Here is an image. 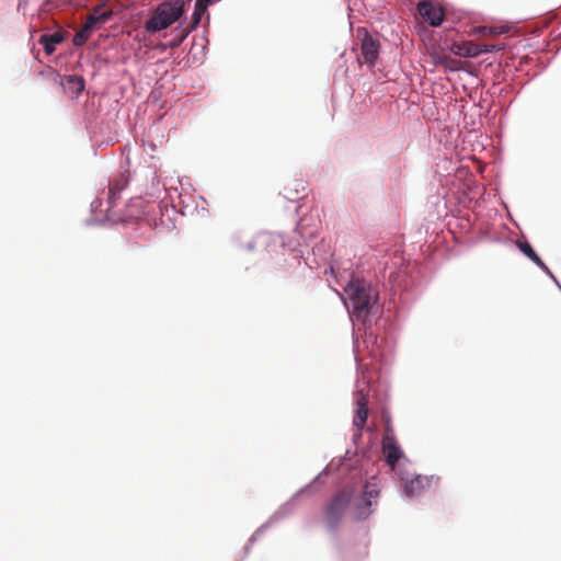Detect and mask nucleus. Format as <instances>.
Here are the masks:
<instances>
[{
  "mask_svg": "<svg viewBox=\"0 0 561 561\" xmlns=\"http://www.w3.org/2000/svg\"><path fill=\"white\" fill-rule=\"evenodd\" d=\"M185 4L184 0H170L159 3L149 11L144 30L147 33L154 34L168 28L185 13Z\"/></svg>",
  "mask_w": 561,
  "mask_h": 561,
  "instance_id": "1",
  "label": "nucleus"
},
{
  "mask_svg": "<svg viewBox=\"0 0 561 561\" xmlns=\"http://www.w3.org/2000/svg\"><path fill=\"white\" fill-rule=\"evenodd\" d=\"M353 313L364 319L377 302L378 294L375 288L364 279H353L345 288Z\"/></svg>",
  "mask_w": 561,
  "mask_h": 561,
  "instance_id": "2",
  "label": "nucleus"
},
{
  "mask_svg": "<svg viewBox=\"0 0 561 561\" xmlns=\"http://www.w3.org/2000/svg\"><path fill=\"white\" fill-rule=\"evenodd\" d=\"M352 497L353 489L348 486L343 488L332 497L324 512V519L328 527L331 529H335L337 527L344 516V513L350 506Z\"/></svg>",
  "mask_w": 561,
  "mask_h": 561,
  "instance_id": "3",
  "label": "nucleus"
},
{
  "mask_svg": "<svg viewBox=\"0 0 561 561\" xmlns=\"http://www.w3.org/2000/svg\"><path fill=\"white\" fill-rule=\"evenodd\" d=\"M379 496V488L373 479L366 482L363 494L355 500L352 506V514L354 519L362 520L367 518L371 513V505L377 503Z\"/></svg>",
  "mask_w": 561,
  "mask_h": 561,
  "instance_id": "4",
  "label": "nucleus"
},
{
  "mask_svg": "<svg viewBox=\"0 0 561 561\" xmlns=\"http://www.w3.org/2000/svg\"><path fill=\"white\" fill-rule=\"evenodd\" d=\"M363 32L360 53L364 62L369 67H374L380 50V42L378 38L371 36L366 30H357V35L360 36Z\"/></svg>",
  "mask_w": 561,
  "mask_h": 561,
  "instance_id": "5",
  "label": "nucleus"
},
{
  "mask_svg": "<svg viewBox=\"0 0 561 561\" xmlns=\"http://www.w3.org/2000/svg\"><path fill=\"white\" fill-rule=\"evenodd\" d=\"M417 13L425 22L434 27L439 26L445 16L443 8L428 0L421 1L417 4Z\"/></svg>",
  "mask_w": 561,
  "mask_h": 561,
  "instance_id": "6",
  "label": "nucleus"
},
{
  "mask_svg": "<svg viewBox=\"0 0 561 561\" xmlns=\"http://www.w3.org/2000/svg\"><path fill=\"white\" fill-rule=\"evenodd\" d=\"M433 483L436 484V480L434 477H427L417 474L411 479H407L404 483V493L408 496H417L422 494L424 491L432 488Z\"/></svg>",
  "mask_w": 561,
  "mask_h": 561,
  "instance_id": "7",
  "label": "nucleus"
},
{
  "mask_svg": "<svg viewBox=\"0 0 561 561\" xmlns=\"http://www.w3.org/2000/svg\"><path fill=\"white\" fill-rule=\"evenodd\" d=\"M382 454L386 462L394 469L398 460L403 456L401 448L398 446L393 436L387 434L382 438Z\"/></svg>",
  "mask_w": 561,
  "mask_h": 561,
  "instance_id": "8",
  "label": "nucleus"
},
{
  "mask_svg": "<svg viewBox=\"0 0 561 561\" xmlns=\"http://www.w3.org/2000/svg\"><path fill=\"white\" fill-rule=\"evenodd\" d=\"M206 10L207 5L205 4V1L196 0L195 9L192 15V23L183 31L178 44H180L187 36V34L199 24L202 16Z\"/></svg>",
  "mask_w": 561,
  "mask_h": 561,
  "instance_id": "9",
  "label": "nucleus"
},
{
  "mask_svg": "<svg viewBox=\"0 0 561 561\" xmlns=\"http://www.w3.org/2000/svg\"><path fill=\"white\" fill-rule=\"evenodd\" d=\"M64 41V36L60 32H55L53 34H42L38 43L43 45L46 55H51L56 45L60 44Z\"/></svg>",
  "mask_w": 561,
  "mask_h": 561,
  "instance_id": "10",
  "label": "nucleus"
},
{
  "mask_svg": "<svg viewBox=\"0 0 561 561\" xmlns=\"http://www.w3.org/2000/svg\"><path fill=\"white\" fill-rule=\"evenodd\" d=\"M112 16L111 10H94L88 15L85 25H89L92 31L96 30L100 25L104 24Z\"/></svg>",
  "mask_w": 561,
  "mask_h": 561,
  "instance_id": "11",
  "label": "nucleus"
},
{
  "mask_svg": "<svg viewBox=\"0 0 561 561\" xmlns=\"http://www.w3.org/2000/svg\"><path fill=\"white\" fill-rule=\"evenodd\" d=\"M451 51L459 56L476 57L481 54L480 46L471 42L458 44L455 43L451 46Z\"/></svg>",
  "mask_w": 561,
  "mask_h": 561,
  "instance_id": "12",
  "label": "nucleus"
},
{
  "mask_svg": "<svg viewBox=\"0 0 561 561\" xmlns=\"http://www.w3.org/2000/svg\"><path fill=\"white\" fill-rule=\"evenodd\" d=\"M65 87L71 93L79 95L84 90L85 82L81 76L70 75L65 77Z\"/></svg>",
  "mask_w": 561,
  "mask_h": 561,
  "instance_id": "13",
  "label": "nucleus"
},
{
  "mask_svg": "<svg viewBox=\"0 0 561 561\" xmlns=\"http://www.w3.org/2000/svg\"><path fill=\"white\" fill-rule=\"evenodd\" d=\"M367 416H368L367 401L364 398H362L357 402V409H356V414L353 420V424L359 430L363 428L364 425L366 424Z\"/></svg>",
  "mask_w": 561,
  "mask_h": 561,
  "instance_id": "14",
  "label": "nucleus"
},
{
  "mask_svg": "<svg viewBox=\"0 0 561 561\" xmlns=\"http://www.w3.org/2000/svg\"><path fill=\"white\" fill-rule=\"evenodd\" d=\"M520 251L530 259L541 270L550 274L548 266L542 262V260L537 255L531 245L528 242H523L519 244Z\"/></svg>",
  "mask_w": 561,
  "mask_h": 561,
  "instance_id": "15",
  "label": "nucleus"
},
{
  "mask_svg": "<svg viewBox=\"0 0 561 561\" xmlns=\"http://www.w3.org/2000/svg\"><path fill=\"white\" fill-rule=\"evenodd\" d=\"M92 32L93 31L90 28V26L84 24L83 27L75 34L73 39H72L73 45L75 46L84 45L85 42L89 39Z\"/></svg>",
  "mask_w": 561,
  "mask_h": 561,
  "instance_id": "16",
  "label": "nucleus"
},
{
  "mask_svg": "<svg viewBox=\"0 0 561 561\" xmlns=\"http://www.w3.org/2000/svg\"><path fill=\"white\" fill-rule=\"evenodd\" d=\"M127 178L124 174H119L110 182L108 188L116 191L117 193L121 194V192L127 186Z\"/></svg>",
  "mask_w": 561,
  "mask_h": 561,
  "instance_id": "17",
  "label": "nucleus"
},
{
  "mask_svg": "<svg viewBox=\"0 0 561 561\" xmlns=\"http://www.w3.org/2000/svg\"><path fill=\"white\" fill-rule=\"evenodd\" d=\"M438 64L451 71L458 70L459 68V61L451 58L450 56L440 57Z\"/></svg>",
  "mask_w": 561,
  "mask_h": 561,
  "instance_id": "18",
  "label": "nucleus"
},
{
  "mask_svg": "<svg viewBox=\"0 0 561 561\" xmlns=\"http://www.w3.org/2000/svg\"><path fill=\"white\" fill-rule=\"evenodd\" d=\"M118 198H119V193L108 188V192H107L108 208L106 210H108L111 207H113L116 204V201Z\"/></svg>",
  "mask_w": 561,
  "mask_h": 561,
  "instance_id": "19",
  "label": "nucleus"
},
{
  "mask_svg": "<svg viewBox=\"0 0 561 561\" xmlns=\"http://www.w3.org/2000/svg\"><path fill=\"white\" fill-rule=\"evenodd\" d=\"M497 49H500V47H497L495 45H482V46H480L481 53H489V51H493V50H497Z\"/></svg>",
  "mask_w": 561,
  "mask_h": 561,
  "instance_id": "20",
  "label": "nucleus"
},
{
  "mask_svg": "<svg viewBox=\"0 0 561 561\" xmlns=\"http://www.w3.org/2000/svg\"><path fill=\"white\" fill-rule=\"evenodd\" d=\"M370 354H371V356H373V357H377V356H378V352H377V350H375V348H373V350L370 351Z\"/></svg>",
  "mask_w": 561,
  "mask_h": 561,
  "instance_id": "21",
  "label": "nucleus"
},
{
  "mask_svg": "<svg viewBox=\"0 0 561 561\" xmlns=\"http://www.w3.org/2000/svg\"><path fill=\"white\" fill-rule=\"evenodd\" d=\"M367 339H371V340L374 339V340H376V337H374V336H373V334H369V335L367 336Z\"/></svg>",
  "mask_w": 561,
  "mask_h": 561,
  "instance_id": "22",
  "label": "nucleus"
}]
</instances>
